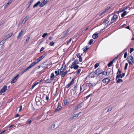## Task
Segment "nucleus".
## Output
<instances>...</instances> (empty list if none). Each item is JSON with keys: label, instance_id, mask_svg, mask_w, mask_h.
Here are the masks:
<instances>
[{"label": "nucleus", "instance_id": "f257e3e1", "mask_svg": "<svg viewBox=\"0 0 134 134\" xmlns=\"http://www.w3.org/2000/svg\"><path fill=\"white\" fill-rule=\"evenodd\" d=\"M79 63L78 59H76L72 63L71 65L70 66H69V67L70 66L71 69H72L73 68L75 70H77L79 66L77 65L79 64Z\"/></svg>", "mask_w": 134, "mask_h": 134}, {"label": "nucleus", "instance_id": "f03ea898", "mask_svg": "<svg viewBox=\"0 0 134 134\" xmlns=\"http://www.w3.org/2000/svg\"><path fill=\"white\" fill-rule=\"evenodd\" d=\"M7 87L6 85L4 86L0 90V95L2 94L3 93L5 92L7 90Z\"/></svg>", "mask_w": 134, "mask_h": 134}, {"label": "nucleus", "instance_id": "7ed1b4c3", "mask_svg": "<svg viewBox=\"0 0 134 134\" xmlns=\"http://www.w3.org/2000/svg\"><path fill=\"white\" fill-rule=\"evenodd\" d=\"M102 71V70L101 68H99L98 69L95 71V75L97 76L99 75H100Z\"/></svg>", "mask_w": 134, "mask_h": 134}, {"label": "nucleus", "instance_id": "20e7f679", "mask_svg": "<svg viewBox=\"0 0 134 134\" xmlns=\"http://www.w3.org/2000/svg\"><path fill=\"white\" fill-rule=\"evenodd\" d=\"M19 76V74L17 75L13 78L12 80L11 81L10 83L11 84L15 83V82L18 79V77Z\"/></svg>", "mask_w": 134, "mask_h": 134}, {"label": "nucleus", "instance_id": "39448f33", "mask_svg": "<svg viewBox=\"0 0 134 134\" xmlns=\"http://www.w3.org/2000/svg\"><path fill=\"white\" fill-rule=\"evenodd\" d=\"M34 120V119L32 118H30L26 122V124H29L30 125L31 124V123Z\"/></svg>", "mask_w": 134, "mask_h": 134}, {"label": "nucleus", "instance_id": "423d86ee", "mask_svg": "<svg viewBox=\"0 0 134 134\" xmlns=\"http://www.w3.org/2000/svg\"><path fill=\"white\" fill-rule=\"evenodd\" d=\"M62 108V106L60 105H58V106L56 109H55V111H54V113L57 112V111H59L61 110V109Z\"/></svg>", "mask_w": 134, "mask_h": 134}, {"label": "nucleus", "instance_id": "0eeeda50", "mask_svg": "<svg viewBox=\"0 0 134 134\" xmlns=\"http://www.w3.org/2000/svg\"><path fill=\"white\" fill-rule=\"evenodd\" d=\"M98 33H97V32L93 34L92 35L93 38L94 39L97 38L98 37Z\"/></svg>", "mask_w": 134, "mask_h": 134}, {"label": "nucleus", "instance_id": "6e6552de", "mask_svg": "<svg viewBox=\"0 0 134 134\" xmlns=\"http://www.w3.org/2000/svg\"><path fill=\"white\" fill-rule=\"evenodd\" d=\"M76 56L77 57L79 58V60L80 62H81L82 61V58L81 57V55H80V53H78L76 54Z\"/></svg>", "mask_w": 134, "mask_h": 134}, {"label": "nucleus", "instance_id": "1a4fd4ad", "mask_svg": "<svg viewBox=\"0 0 134 134\" xmlns=\"http://www.w3.org/2000/svg\"><path fill=\"white\" fill-rule=\"evenodd\" d=\"M95 72L94 71H92L90 72L89 74V76L91 78H94L95 77Z\"/></svg>", "mask_w": 134, "mask_h": 134}, {"label": "nucleus", "instance_id": "9d476101", "mask_svg": "<svg viewBox=\"0 0 134 134\" xmlns=\"http://www.w3.org/2000/svg\"><path fill=\"white\" fill-rule=\"evenodd\" d=\"M118 18V16L117 15L114 14L112 18L111 19V21H113V20H115L117 19Z\"/></svg>", "mask_w": 134, "mask_h": 134}, {"label": "nucleus", "instance_id": "9b49d317", "mask_svg": "<svg viewBox=\"0 0 134 134\" xmlns=\"http://www.w3.org/2000/svg\"><path fill=\"white\" fill-rule=\"evenodd\" d=\"M79 116L77 114H74L72 116V117H71V120H72L74 119H76Z\"/></svg>", "mask_w": 134, "mask_h": 134}, {"label": "nucleus", "instance_id": "f8f14e48", "mask_svg": "<svg viewBox=\"0 0 134 134\" xmlns=\"http://www.w3.org/2000/svg\"><path fill=\"white\" fill-rule=\"evenodd\" d=\"M24 32L22 30L19 33L17 37V39H18L20 37H21L23 34V32Z\"/></svg>", "mask_w": 134, "mask_h": 134}, {"label": "nucleus", "instance_id": "ddd939ff", "mask_svg": "<svg viewBox=\"0 0 134 134\" xmlns=\"http://www.w3.org/2000/svg\"><path fill=\"white\" fill-rule=\"evenodd\" d=\"M13 0H9L8 2L5 5L4 7V9H5L9 4H10Z\"/></svg>", "mask_w": 134, "mask_h": 134}, {"label": "nucleus", "instance_id": "4468645a", "mask_svg": "<svg viewBox=\"0 0 134 134\" xmlns=\"http://www.w3.org/2000/svg\"><path fill=\"white\" fill-rule=\"evenodd\" d=\"M53 80L51 79H48L46 80L45 82L46 83H51L53 81Z\"/></svg>", "mask_w": 134, "mask_h": 134}, {"label": "nucleus", "instance_id": "2eb2a0df", "mask_svg": "<svg viewBox=\"0 0 134 134\" xmlns=\"http://www.w3.org/2000/svg\"><path fill=\"white\" fill-rule=\"evenodd\" d=\"M41 2L40 1H38L33 6V8H35L37 7L38 5H39Z\"/></svg>", "mask_w": 134, "mask_h": 134}, {"label": "nucleus", "instance_id": "dca6fc26", "mask_svg": "<svg viewBox=\"0 0 134 134\" xmlns=\"http://www.w3.org/2000/svg\"><path fill=\"white\" fill-rule=\"evenodd\" d=\"M123 12L122 13L121 15L122 17H123L125 16L126 15L127 13H128L129 12V11L127 12V11H123Z\"/></svg>", "mask_w": 134, "mask_h": 134}, {"label": "nucleus", "instance_id": "f3484780", "mask_svg": "<svg viewBox=\"0 0 134 134\" xmlns=\"http://www.w3.org/2000/svg\"><path fill=\"white\" fill-rule=\"evenodd\" d=\"M68 71H66L65 72H63L61 74V77H64L67 74Z\"/></svg>", "mask_w": 134, "mask_h": 134}, {"label": "nucleus", "instance_id": "a211bd4d", "mask_svg": "<svg viewBox=\"0 0 134 134\" xmlns=\"http://www.w3.org/2000/svg\"><path fill=\"white\" fill-rule=\"evenodd\" d=\"M37 63L36 62H34L32 63L29 66L31 68L33 66H34Z\"/></svg>", "mask_w": 134, "mask_h": 134}, {"label": "nucleus", "instance_id": "6ab92c4d", "mask_svg": "<svg viewBox=\"0 0 134 134\" xmlns=\"http://www.w3.org/2000/svg\"><path fill=\"white\" fill-rule=\"evenodd\" d=\"M41 98H39V97H36L35 99V101L36 103H40L41 102H39Z\"/></svg>", "mask_w": 134, "mask_h": 134}, {"label": "nucleus", "instance_id": "aec40b11", "mask_svg": "<svg viewBox=\"0 0 134 134\" xmlns=\"http://www.w3.org/2000/svg\"><path fill=\"white\" fill-rule=\"evenodd\" d=\"M123 77L122 76L121 74L117 75L116 77V79L117 80V79L119 78L120 77L121 78H122Z\"/></svg>", "mask_w": 134, "mask_h": 134}, {"label": "nucleus", "instance_id": "412c9836", "mask_svg": "<svg viewBox=\"0 0 134 134\" xmlns=\"http://www.w3.org/2000/svg\"><path fill=\"white\" fill-rule=\"evenodd\" d=\"M55 77H55L54 73H51L50 76V78L53 80L54 78Z\"/></svg>", "mask_w": 134, "mask_h": 134}, {"label": "nucleus", "instance_id": "4be33fe9", "mask_svg": "<svg viewBox=\"0 0 134 134\" xmlns=\"http://www.w3.org/2000/svg\"><path fill=\"white\" fill-rule=\"evenodd\" d=\"M42 57H42V56H41L40 57L36 59V60L37 61L36 62L37 63H38L39 62H40L42 59L43 58Z\"/></svg>", "mask_w": 134, "mask_h": 134}, {"label": "nucleus", "instance_id": "5701e85b", "mask_svg": "<svg viewBox=\"0 0 134 134\" xmlns=\"http://www.w3.org/2000/svg\"><path fill=\"white\" fill-rule=\"evenodd\" d=\"M88 46H86L85 47H84L83 50L85 52H86L88 50Z\"/></svg>", "mask_w": 134, "mask_h": 134}, {"label": "nucleus", "instance_id": "b1692460", "mask_svg": "<svg viewBox=\"0 0 134 134\" xmlns=\"http://www.w3.org/2000/svg\"><path fill=\"white\" fill-rule=\"evenodd\" d=\"M123 81L122 80L120 79H118L116 81V83H119L120 82H122Z\"/></svg>", "mask_w": 134, "mask_h": 134}, {"label": "nucleus", "instance_id": "393cba45", "mask_svg": "<svg viewBox=\"0 0 134 134\" xmlns=\"http://www.w3.org/2000/svg\"><path fill=\"white\" fill-rule=\"evenodd\" d=\"M113 62H114L112 60L110 61L108 64V67L110 66L113 63Z\"/></svg>", "mask_w": 134, "mask_h": 134}, {"label": "nucleus", "instance_id": "a878e982", "mask_svg": "<svg viewBox=\"0 0 134 134\" xmlns=\"http://www.w3.org/2000/svg\"><path fill=\"white\" fill-rule=\"evenodd\" d=\"M55 73V77H57L58 75H59V71L56 70L54 72Z\"/></svg>", "mask_w": 134, "mask_h": 134}, {"label": "nucleus", "instance_id": "bb28decb", "mask_svg": "<svg viewBox=\"0 0 134 134\" xmlns=\"http://www.w3.org/2000/svg\"><path fill=\"white\" fill-rule=\"evenodd\" d=\"M83 105V103L82 102L80 103L79 104L77 105L79 108H81Z\"/></svg>", "mask_w": 134, "mask_h": 134}, {"label": "nucleus", "instance_id": "cd10ccee", "mask_svg": "<svg viewBox=\"0 0 134 134\" xmlns=\"http://www.w3.org/2000/svg\"><path fill=\"white\" fill-rule=\"evenodd\" d=\"M69 102V100L68 99H66L64 101V103L65 105L68 104Z\"/></svg>", "mask_w": 134, "mask_h": 134}, {"label": "nucleus", "instance_id": "c85d7f7f", "mask_svg": "<svg viewBox=\"0 0 134 134\" xmlns=\"http://www.w3.org/2000/svg\"><path fill=\"white\" fill-rule=\"evenodd\" d=\"M29 18V16H26L24 18V19L25 20L24 22V24L25 23L26 21Z\"/></svg>", "mask_w": 134, "mask_h": 134}, {"label": "nucleus", "instance_id": "c756f323", "mask_svg": "<svg viewBox=\"0 0 134 134\" xmlns=\"http://www.w3.org/2000/svg\"><path fill=\"white\" fill-rule=\"evenodd\" d=\"M106 80H108L107 78H106L102 80V82H103V83H106V84H107V81H106Z\"/></svg>", "mask_w": 134, "mask_h": 134}, {"label": "nucleus", "instance_id": "7c9ffc66", "mask_svg": "<svg viewBox=\"0 0 134 134\" xmlns=\"http://www.w3.org/2000/svg\"><path fill=\"white\" fill-rule=\"evenodd\" d=\"M114 107L113 106L111 107L109 109H107V112H108L109 111H111L113 108H114Z\"/></svg>", "mask_w": 134, "mask_h": 134}, {"label": "nucleus", "instance_id": "2f4dec72", "mask_svg": "<svg viewBox=\"0 0 134 134\" xmlns=\"http://www.w3.org/2000/svg\"><path fill=\"white\" fill-rule=\"evenodd\" d=\"M122 72V71L120 70L119 69H118V71L116 73L117 75L121 74V73Z\"/></svg>", "mask_w": 134, "mask_h": 134}, {"label": "nucleus", "instance_id": "473e14b6", "mask_svg": "<svg viewBox=\"0 0 134 134\" xmlns=\"http://www.w3.org/2000/svg\"><path fill=\"white\" fill-rule=\"evenodd\" d=\"M129 63V64H130L131 65H132L134 63V61L133 60L131 61H130V60H129L128 61Z\"/></svg>", "mask_w": 134, "mask_h": 134}, {"label": "nucleus", "instance_id": "72a5a7b5", "mask_svg": "<svg viewBox=\"0 0 134 134\" xmlns=\"http://www.w3.org/2000/svg\"><path fill=\"white\" fill-rule=\"evenodd\" d=\"M94 40L92 39H91L88 42V44L90 45H91L93 42Z\"/></svg>", "mask_w": 134, "mask_h": 134}, {"label": "nucleus", "instance_id": "f704fd0d", "mask_svg": "<svg viewBox=\"0 0 134 134\" xmlns=\"http://www.w3.org/2000/svg\"><path fill=\"white\" fill-rule=\"evenodd\" d=\"M101 74L104 75H107V72H105V71H102Z\"/></svg>", "mask_w": 134, "mask_h": 134}, {"label": "nucleus", "instance_id": "c9c22d12", "mask_svg": "<svg viewBox=\"0 0 134 134\" xmlns=\"http://www.w3.org/2000/svg\"><path fill=\"white\" fill-rule=\"evenodd\" d=\"M129 57V58H128L127 59H129L130 60H131V61L133 60V57L132 55H130Z\"/></svg>", "mask_w": 134, "mask_h": 134}, {"label": "nucleus", "instance_id": "e433bc0d", "mask_svg": "<svg viewBox=\"0 0 134 134\" xmlns=\"http://www.w3.org/2000/svg\"><path fill=\"white\" fill-rule=\"evenodd\" d=\"M100 63H97L94 66V69H96L99 66Z\"/></svg>", "mask_w": 134, "mask_h": 134}, {"label": "nucleus", "instance_id": "4c0bfd02", "mask_svg": "<svg viewBox=\"0 0 134 134\" xmlns=\"http://www.w3.org/2000/svg\"><path fill=\"white\" fill-rule=\"evenodd\" d=\"M65 70L64 69H63V70L61 69H59L58 71H59V75H60L61 73H62L63 72H64Z\"/></svg>", "mask_w": 134, "mask_h": 134}, {"label": "nucleus", "instance_id": "58836bf2", "mask_svg": "<svg viewBox=\"0 0 134 134\" xmlns=\"http://www.w3.org/2000/svg\"><path fill=\"white\" fill-rule=\"evenodd\" d=\"M13 34V32H11L10 33H9V34L8 35H7L6 36H7V37L8 38H9L10 37L12 36V35Z\"/></svg>", "mask_w": 134, "mask_h": 134}, {"label": "nucleus", "instance_id": "ea45409f", "mask_svg": "<svg viewBox=\"0 0 134 134\" xmlns=\"http://www.w3.org/2000/svg\"><path fill=\"white\" fill-rule=\"evenodd\" d=\"M90 85H91V86L93 87V83L92 84V83H87L86 84V86H89V87H90Z\"/></svg>", "mask_w": 134, "mask_h": 134}, {"label": "nucleus", "instance_id": "a19ab883", "mask_svg": "<svg viewBox=\"0 0 134 134\" xmlns=\"http://www.w3.org/2000/svg\"><path fill=\"white\" fill-rule=\"evenodd\" d=\"M81 69H79L78 70H77V71L75 72V73L76 72H77V74H76V75H77L78 74L80 73V72L81 71Z\"/></svg>", "mask_w": 134, "mask_h": 134}, {"label": "nucleus", "instance_id": "79ce46f5", "mask_svg": "<svg viewBox=\"0 0 134 134\" xmlns=\"http://www.w3.org/2000/svg\"><path fill=\"white\" fill-rule=\"evenodd\" d=\"M45 5V4L43 2H42L39 4V7H42L44 6Z\"/></svg>", "mask_w": 134, "mask_h": 134}, {"label": "nucleus", "instance_id": "37998d69", "mask_svg": "<svg viewBox=\"0 0 134 134\" xmlns=\"http://www.w3.org/2000/svg\"><path fill=\"white\" fill-rule=\"evenodd\" d=\"M48 35V33H44L42 35V37L43 38H45L46 36Z\"/></svg>", "mask_w": 134, "mask_h": 134}, {"label": "nucleus", "instance_id": "c03bdc74", "mask_svg": "<svg viewBox=\"0 0 134 134\" xmlns=\"http://www.w3.org/2000/svg\"><path fill=\"white\" fill-rule=\"evenodd\" d=\"M9 38L7 37V36L6 35L5 36V37L4 38V39L2 40L3 41L5 42V41L7 39H8Z\"/></svg>", "mask_w": 134, "mask_h": 134}, {"label": "nucleus", "instance_id": "a18cd8bd", "mask_svg": "<svg viewBox=\"0 0 134 134\" xmlns=\"http://www.w3.org/2000/svg\"><path fill=\"white\" fill-rule=\"evenodd\" d=\"M128 65V64L127 63H126L125 64V66L124 68V70H125L127 69Z\"/></svg>", "mask_w": 134, "mask_h": 134}, {"label": "nucleus", "instance_id": "49530a36", "mask_svg": "<svg viewBox=\"0 0 134 134\" xmlns=\"http://www.w3.org/2000/svg\"><path fill=\"white\" fill-rule=\"evenodd\" d=\"M43 41V39H42L40 40H39L38 41V42L39 43L38 44L40 45Z\"/></svg>", "mask_w": 134, "mask_h": 134}, {"label": "nucleus", "instance_id": "de8ad7c7", "mask_svg": "<svg viewBox=\"0 0 134 134\" xmlns=\"http://www.w3.org/2000/svg\"><path fill=\"white\" fill-rule=\"evenodd\" d=\"M49 0H44L43 1V2L44 4L45 5L48 1H49Z\"/></svg>", "mask_w": 134, "mask_h": 134}, {"label": "nucleus", "instance_id": "09e8293b", "mask_svg": "<svg viewBox=\"0 0 134 134\" xmlns=\"http://www.w3.org/2000/svg\"><path fill=\"white\" fill-rule=\"evenodd\" d=\"M49 45L51 46H53L54 45V43L52 41L50 43Z\"/></svg>", "mask_w": 134, "mask_h": 134}, {"label": "nucleus", "instance_id": "8fccbe9b", "mask_svg": "<svg viewBox=\"0 0 134 134\" xmlns=\"http://www.w3.org/2000/svg\"><path fill=\"white\" fill-rule=\"evenodd\" d=\"M134 50V49L133 48H131L130 49V53H132Z\"/></svg>", "mask_w": 134, "mask_h": 134}, {"label": "nucleus", "instance_id": "3c124183", "mask_svg": "<svg viewBox=\"0 0 134 134\" xmlns=\"http://www.w3.org/2000/svg\"><path fill=\"white\" fill-rule=\"evenodd\" d=\"M4 43V42L3 41V40H2L0 42V46L1 45H2V46H3Z\"/></svg>", "mask_w": 134, "mask_h": 134}, {"label": "nucleus", "instance_id": "603ef678", "mask_svg": "<svg viewBox=\"0 0 134 134\" xmlns=\"http://www.w3.org/2000/svg\"><path fill=\"white\" fill-rule=\"evenodd\" d=\"M118 56H119V55H118L117 56V57H115V58H114L113 60H112L114 62V61L115 60H116L118 58Z\"/></svg>", "mask_w": 134, "mask_h": 134}, {"label": "nucleus", "instance_id": "864d4df0", "mask_svg": "<svg viewBox=\"0 0 134 134\" xmlns=\"http://www.w3.org/2000/svg\"><path fill=\"white\" fill-rule=\"evenodd\" d=\"M62 66L63 67H64V68H63V69H64V70H65V69L66 68V64L65 63H63Z\"/></svg>", "mask_w": 134, "mask_h": 134}, {"label": "nucleus", "instance_id": "5fc2aeb1", "mask_svg": "<svg viewBox=\"0 0 134 134\" xmlns=\"http://www.w3.org/2000/svg\"><path fill=\"white\" fill-rule=\"evenodd\" d=\"M91 95V94H89L85 98V99L86 100L88 98L90 97Z\"/></svg>", "mask_w": 134, "mask_h": 134}, {"label": "nucleus", "instance_id": "6e6d98bb", "mask_svg": "<svg viewBox=\"0 0 134 134\" xmlns=\"http://www.w3.org/2000/svg\"><path fill=\"white\" fill-rule=\"evenodd\" d=\"M127 52H126L124 54V58H126V57H127Z\"/></svg>", "mask_w": 134, "mask_h": 134}, {"label": "nucleus", "instance_id": "4d7b16f0", "mask_svg": "<svg viewBox=\"0 0 134 134\" xmlns=\"http://www.w3.org/2000/svg\"><path fill=\"white\" fill-rule=\"evenodd\" d=\"M31 68L29 66L26 69H25L24 70L26 72L29 69H30Z\"/></svg>", "mask_w": 134, "mask_h": 134}, {"label": "nucleus", "instance_id": "13d9d810", "mask_svg": "<svg viewBox=\"0 0 134 134\" xmlns=\"http://www.w3.org/2000/svg\"><path fill=\"white\" fill-rule=\"evenodd\" d=\"M47 54L46 53H45L44 54H43L42 56V57H43V58L44 57L47 55Z\"/></svg>", "mask_w": 134, "mask_h": 134}, {"label": "nucleus", "instance_id": "bf43d9fd", "mask_svg": "<svg viewBox=\"0 0 134 134\" xmlns=\"http://www.w3.org/2000/svg\"><path fill=\"white\" fill-rule=\"evenodd\" d=\"M30 36H28V37L27 38L26 40V41H28L29 39H30Z\"/></svg>", "mask_w": 134, "mask_h": 134}, {"label": "nucleus", "instance_id": "052dcab7", "mask_svg": "<svg viewBox=\"0 0 134 134\" xmlns=\"http://www.w3.org/2000/svg\"><path fill=\"white\" fill-rule=\"evenodd\" d=\"M34 0H30V3L28 4L29 5H30L31 4V3L33 2Z\"/></svg>", "mask_w": 134, "mask_h": 134}, {"label": "nucleus", "instance_id": "680f3d73", "mask_svg": "<svg viewBox=\"0 0 134 134\" xmlns=\"http://www.w3.org/2000/svg\"><path fill=\"white\" fill-rule=\"evenodd\" d=\"M107 24H108V23L109 22V20L108 19L109 18V16L108 17V16L107 17Z\"/></svg>", "mask_w": 134, "mask_h": 134}, {"label": "nucleus", "instance_id": "e2e57ef3", "mask_svg": "<svg viewBox=\"0 0 134 134\" xmlns=\"http://www.w3.org/2000/svg\"><path fill=\"white\" fill-rule=\"evenodd\" d=\"M45 48L43 47H42L40 51V52H41L42 51H43V50Z\"/></svg>", "mask_w": 134, "mask_h": 134}, {"label": "nucleus", "instance_id": "0e129e2a", "mask_svg": "<svg viewBox=\"0 0 134 134\" xmlns=\"http://www.w3.org/2000/svg\"><path fill=\"white\" fill-rule=\"evenodd\" d=\"M114 22V21H111V22H110V24H107V26H109V25H110L112 23H113Z\"/></svg>", "mask_w": 134, "mask_h": 134}, {"label": "nucleus", "instance_id": "69168bd1", "mask_svg": "<svg viewBox=\"0 0 134 134\" xmlns=\"http://www.w3.org/2000/svg\"><path fill=\"white\" fill-rule=\"evenodd\" d=\"M22 105H20V106L19 107L20 109L19 110V111H20L22 109Z\"/></svg>", "mask_w": 134, "mask_h": 134}, {"label": "nucleus", "instance_id": "338daca9", "mask_svg": "<svg viewBox=\"0 0 134 134\" xmlns=\"http://www.w3.org/2000/svg\"><path fill=\"white\" fill-rule=\"evenodd\" d=\"M35 71H36V70L35 69H34L31 71V74H33L34 73Z\"/></svg>", "mask_w": 134, "mask_h": 134}, {"label": "nucleus", "instance_id": "774afa93", "mask_svg": "<svg viewBox=\"0 0 134 134\" xmlns=\"http://www.w3.org/2000/svg\"><path fill=\"white\" fill-rule=\"evenodd\" d=\"M55 127V124H53L51 125V129H54Z\"/></svg>", "mask_w": 134, "mask_h": 134}]
</instances>
